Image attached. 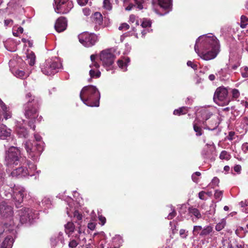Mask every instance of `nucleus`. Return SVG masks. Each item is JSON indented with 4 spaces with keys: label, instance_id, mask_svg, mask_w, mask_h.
<instances>
[{
    "label": "nucleus",
    "instance_id": "f257e3e1",
    "mask_svg": "<svg viewBox=\"0 0 248 248\" xmlns=\"http://www.w3.org/2000/svg\"><path fill=\"white\" fill-rule=\"evenodd\" d=\"M194 49L198 55L202 60H213L219 53V41L212 34L202 35L197 39Z\"/></svg>",
    "mask_w": 248,
    "mask_h": 248
},
{
    "label": "nucleus",
    "instance_id": "f03ea898",
    "mask_svg": "<svg viewBox=\"0 0 248 248\" xmlns=\"http://www.w3.org/2000/svg\"><path fill=\"white\" fill-rule=\"evenodd\" d=\"M25 99L27 102L23 106L24 115L30 120L29 125L34 130L35 126L34 124L36 122H40L42 120V117L39 116L40 100L38 97L33 95L31 93L26 94Z\"/></svg>",
    "mask_w": 248,
    "mask_h": 248
},
{
    "label": "nucleus",
    "instance_id": "7ed1b4c3",
    "mask_svg": "<svg viewBox=\"0 0 248 248\" xmlns=\"http://www.w3.org/2000/svg\"><path fill=\"white\" fill-rule=\"evenodd\" d=\"M80 98L84 104L88 106L98 107L100 94L95 86L89 85L82 88L80 93Z\"/></svg>",
    "mask_w": 248,
    "mask_h": 248
},
{
    "label": "nucleus",
    "instance_id": "20e7f679",
    "mask_svg": "<svg viewBox=\"0 0 248 248\" xmlns=\"http://www.w3.org/2000/svg\"><path fill=\"white\" fill-rule=\"evenodd\" d=\"M18 215L19 216V220L16 218H14L15 222L16 223V225L12 227V229H16L21 224H31L34 219L37 218L38 216V213L37 211L32 208L24 207L18 211Z\"/></svg>",
    "mask_w": 248,
    "mask_h": 248
},
{
    "label": "nucleus",
    "instance_id": "39448f33",
    "mask_svg": "<svg viewBox=\"0 0 248 248\" xmlns=\"http://www.w3.org/2000/svg\"><path fill=\"white\" fill-rule=\"evenodd\" d=\"M22 165L16 169L13 170L11 175L13 177H26L27 176H32L35 175L34 171L36 170L35 164L27 159L20 163Z\"/></svg>",
    "mask_w": 248,
    "mask_h": 248
},
{
    "label": "nucleus",
    "instance_id": "423d86ee",
    "mask_svg": "<svg viewBox=\"0 0 248 248\" xmlns=\"http://www.w3.org/2000/svg\"><path fill=\"white\" fill-rule=\"evenodd\" d=\"M202 124L204 129L213 131L218 127L220 122L218 116L213 115L212 113L205 109L202 110Z\"/></svg>",
    "mask_w": 248,
    "mask_h": 248
},
{
    "label": "nucleus",
    "instance_id": "0eeeda50",
    "mask_svg": "<svg viewBox=\"0 0 248 248\" xmlns=\"http://www.w3.org/2000/svg\"><path fill=\"white\" fill-rule=\"evenodd\" d=\"M62 68V64L57 58L47 60L41 65L42 73L48 76L58 73Z\"/></svg>",
    "mask_w": 248,
    "mask_h": 248
},
{
    "label": "nucleus",
    "instance_id": "6e6552de",
    "mask_svg": "<svg viewBox=\"0 0 248 248\" xmlns=\"http://www.w3.org/2000/svg\"><path fill=\"white\" fill-rule=\"evenodd\" d=\"M26 158H22L21 156L20 150L13 146H11L6 153L5 162L8 167L16 166L19 163L23 162Z\"/></svg>",
    "mask_w": 248,
    "mask_h": 248
},
{
    "label": "nucleus",
    "instance_id": "1a4fd4ad",
    "mask_svg": "<svg viewBox=\"0 0 248 248\" xmlns=\"http://www.w3.org/2000/svg\"><path fill=\"white\" fill-rule=\"evenodd\" d=\"M43 143H33L29 140L25 143V148L29 157L33 161H37L38 157L41 154L44 149Z\"/></svg>",
    "mask_w": 248,
    "mask_h": 248
},
{
    "label": "nucleus",
    "instance_id": "9d476101",
    "mask_svg": "<svg viewBox=\"0 0 248 248\" xmlns=\"http://www.w3.org/2000/svg\"><path fill=\"white\" fill-rule=\"evenodd\" d=\"M214 100L220 105H227L230 101L228 97V91L224 87L217 88L214 93Z\"/></svg>",
    "mask_w": 248,
    "mask_h": 248
},
{
    "label": "nucleus",
    "instance_id": "9b49d317",
    "mask_svg": "<svg viewBox=\"0 0 248 248\" xmlns=\"http://www.w3.org/2000/svg\"><path fill=\"white\" fill-rule=\"evenodd\" d=\"M53 6L56 13L66 14L73 7V4L71 0H54Z\"/></svg>",
    "mask_w": 248,
    "mask_h": 248
},
{
    "label": "nucleus",
    "instance_id": "f8f14e48",
    "mask_svg": "<svg viewBox=\"0 0 248 248\" xmlns=\"http://www.w3.org/2000/svg\"><path fill=\"white\" fill-rule=\"evenodd\" d=\"M100 59L104 67L107 70H109L115 59L113 50L108 49L102 51L100 55Z\"/></svg>",
    "mask_w": 248,
    "mask_h": 248
},
{
    "label": "nucleus",
    "instance_id": "ddd939ff",
    "mask_svg": "<svg viewBox=\"0 0 248 248\" xmlns=\"http://www.w3.org/2000/svg\"><path fill=\"white\" fill-rule=\"evenodd\" d=\"M27 191L25 188L21 186H15L13 190V195L9 194L12 196L16 206L18 208L23 201V199L27 195Z\"/></svg>",
    "mask_w": 248,
    "mask_h": 248
},
{
    "label": "nucleus",
    "instance_id": "4468645a",
    "mask_svg": "<svg viewBox=\"0 0 248 248\" xmlns=\"http://www.w3.org/2000/svg\"><path fill=\"white\" fill-rule=\"evenodd\" d=\"M78 38L80 43L86 47L93 46L98 41V37L96 34L87 31L79 34Z\"/></svg>",
    "mask_w": 248,
    "mask_h": 248
},
{
    "label": "nucleus",
    "instance_id": "2eb2a0df",
    "mask_svg": "<svg viewBox=\"0 0 248 248\" xmlns=\"http://www.w3.org/2000/svg\"><path fill=\"white\" fill-rule=\"evenodd\" d=\"M78 234L73 235L70 238L68 244L69 248H76L78 245L81 246L82 244L85 243L86 239L85 237V233L83 232L78 230Z\"/></svg>",
    "mask_w": 248,
    "mask_h": 248
},
{
    "label": "nucleus",
    "instance_id": "dca6fc26",
    "mask_svg": "<svg viewBox=\"0 0 248 248\" xmlns=\"http://www.w3.org/2000/svg\"><path fill=\"white\" fill-rule=\"evenodd\" d=\"M50 244L53 248H62L64 244L63 233L55 234L50 238Z\"/></svg>",
    "mask_w": 248,
    "mask_h": 248
},
{
    "label": "nucleus",
    "instance_id": "f3484780",
    "mask_svg": "<svg viewBox=\"0 0 248 248\" xmlns=\"http://www.w3.org/2000/svg\"><path fill=\"white\" fill-rule=\"evenodd\" d=\"M172 0H152V5L155 11L157 13L155 9V5L158 4L161 8L168 10L165 14L169 13L171 10Z\"/></svg>",
    "mask_w": 248,
    "mask_h": 248
},
{
    "label": "nucleus",
    "instance_id": "a211bd4d",
    "mask_svg": "<svg viewBox=\"0 0 248 248\" xmlns=\"http://www.w3.org/2000/svg\"><path fill=\"white\" fill-rule=\"evenodd\" d=\"M64 201H65L68 204L70 210L68 209V207H67L66 213L69 217H72V213H73L74 217L77 218L78 220H80L82 219V215L80 214L78 211L75 210V209H73L72 207V203L73 202V200L69 197H67L65 198H63Z\"/></svg>",
    "mask_w": 248,
    "mask_h": 248
},
{
    "label": "nucleus",
    "instance_id": "6ab92c4d",
    "mask_svg": "<svg viewBox=\"0 0 248 248\" xmlns=\"http://www.w3.org/2000/svg\"><path fill=\"white\" fill-rule=\"evenodd\" d=\"M67 23L65 18L62 17L59 18L55 24V29L59 32L64 31L66 28Z\"/></svg>",
    "mask_w": 248,
    "mask_h": 248
},
{
    "label": "nucleus",
    "instance_id": "aec40b11",
    "mask_svg": "<svg viewBox=\"0 0 248 248\" xmlns=\"http://www.w3.org/2000/svg\"><path fill=\"white\" fill-rule=\"evenodd\" d=\"M93 21L95 24V30H98L103 23V16L99 12H95L93 16Z\"/></svg>",
    "mask_w": 248,
    "mask_h": 248
},
{
    "label": "nucleus",
    "instance_id": "412c9836",
    "mask_svg": "<svg viewBox=\"0 0 248 248\" xmlns=\"http://www.w3.org/2000/svg\"><path fill=\"white\" fill-rule=\"evenodd\" d=\"M229 69L228 67L221 68L216 73V76L220 80H223L228 79L230 77Z\"/></svg>",
    "mask_w": 248,
    "mask_h": 248
},
{
    "label": "nucleus",
    "instance_id": "4be33fe9",
    "mask_svg": "<svg viewBox=\"0 0 248 248\" xmlns=\"http://www.w3.org/2000/svg\"><path fill=\"white\" fill-rule=\"evenodd\" d=\"M202 128H203L202 121L196 119L193 122V129L196 132V136H200L202 135L203 133Z\"/></svg>",
    "mask_w": 248,
    "mask_h": 248
},
{
    "label": "nucleus",
    "instance_id": "5701e85b",
    "mask_svg": "<svg viewBox=\"0 0 248 248\" xmlns=\"http://www.w3.org/2000/svg\"><path fill=\"white\" fill-rule=\"evenodd\" d=\"M135 4L130 3L128 6L125 8L126 11H130L134 7H137L139 10H142L144 7V0H134Z\"/></svg>",
    "mask_w": 248,
    "mask_h": 248
},
{
    "label": "nucleus",
    "instance_id": "b1692460",
    "mask_svg": "<svg viewBox=\"0 0 248 248\" xmlns=\"http://www.w3.org/2000/svg\"><path fill=\"white\" fill-rule=\"evenodd\" d=\"M14 242L13 236L8 235L1 243L0 248H12Z\"/></svg>",
    "mask_w": 248,
    "mask_h": 248
},
{
    "label": "nucleus",
    "instance_id": "393cba45",
    "mask_svg": "<svg viewBox=\"0 0 248 248\" xmlns=\"http://www.w3.org/2000/svg\"><path fill=\"white\" fill-rule=\"evenodd\" d=\"M130 58L128 57L124 58V60H119L117 61V64L119 68L124 71L127 70L128 63L130 62Z\"/></svg>",
    "mask_w": 248,
    "mask_h": 248
},
{
    "label": "nucleus",
    "instance_id": "a878e982",
    "mask_svg": "<svg viewBox=\"0 0 248 248\" xmlns=\"http://www.w3.org/2000/svg\"><path fill=\"white\" fill-rule=\"evenodd\" d=\"M65 232L67 234H69L71 232L73 233V235H75V234H78V229L75 230V226L72 222H68L66 224H65ZM79 230H80V229H79Z\"/></svg>",
    "mask_w": 248,
    "mask_h": 248
},
{
    "label": "nucleus",
    "instance_id": "bb28decb",
    "mask_svg": "<svg viewBox=\"0 0 248 248\" xmlns=\"http://www.w3.org/2000/svg\"><path fill=\"white\" fill-rule=\"evenodd\" d=\"M213 232V228L211 225H207L202 228V231L200 233V236L205 237L211 235Z\"/></svg>",
    "mask_w": 248,
    "mask_h": 248
},
{
    "label": "nucleus",
    "instance_id": "cd10ccee",
    "mask_svg": "<svg viewBox=\"0 0 248 248\" xmlns=\"http://www.w3.org/2000/svg\"><path fill=\"white\" fill-rule=\"evenodd\" d=\"M123 242V239L120 235H115L112 240L114 248H119Z\"/></svg>",
    "mask_w": 248,
    "mask_h": 248
},
{
    "label": "nucleus",
    "instance_id": "c85d7f7f",
    "mask_svg": "<svg viewBox=\"0 0 248 248\" xmlns=\"http://www.w3.org/2000/svg\"><path fill=\"white\" fill-rule=\"evenodd\" d=\"M91 68V69L89 72L91 78H99L101 75V72L98 70V69H96L94 67H92V68Z\"/></svg>",
    "mask_w": 248,
    "mask_h": 248
},
{
    "label": "nucleus",
    "instance_id": "c756f323",
    "mask_svg": "<svg viewBox=\"0 0 248 248\" xmlns=\"http://www.w3.org/2000/svg\"><path fill=\"white\" fill-rule=\"evenodd\" d=\"M12 72L15 76L18 78H23L27 76L23 70L15 69L12 70Z\"/></svg>",
    "mask_w": 248,
    "mask_h": 248
},
{
    "label": "nucleus",
    "instance_id": "7c9ffc66",
    "mask_svg": "<svg viewBox=\"0 0 248 248\" xmlns=\"http://www.w3.org/2000/svg\"><path fill=\"white\" fill-rule=\"evenodd\" d=\"M189 213L191 216H194L197 219H199L202 217L201 214L200 213L199 210L197 208H189Z\"/></svg>",
    "mask_w": 248,
    "mask_h": 248
},
{
    "label": "nucleus",
    "instance_id": "2f4dec72",
    "mask_svg": "<svg viewBox=\"0 0 248 248\" xmlns=\"http://www.w3.org/2000/svg\"><path fill=\"white\" fill-rule=\"evenodd\" d=\"M188 108L186 107H182L178 109H175L173 111L174 115H180L186 113L188 111Z\"/></svg>",
    "mask_w": 248,
    "mask_h": 248
},
{
    "label": "nucleus",
    "instance_id": "473e14b6",
    "mask_svg": "<svg viewBox=\"0 0 248 248\" xmlns=\"http://www.w3.org/2000/svg\"><path fill=\"white\" fill-rule=\"evenodd\" d=\"M16 132L17 134L20 137L26 138L28 134V132L27 129L24 127L17 128L16 129Z\"/></svg>",
    "mask_w": 248,
    "mask_h": 248
},
{
    "label": "nucleus",
    "instance_id": "72a5a7b5",
    "mask_svg": "<svg viewBox=\"0 0 248 248\" xmlns=\"http://www.w3.org/2000/svg\"><path fill=\"white\" fill-rule=\"evenodd\" d=\"M226 225V221L225 219H222L217 224L215 227V229L217 231H220L224 228Z\"/></svg>",
    "mask_w": 248,
    "mask_h": 248
},
{
    "label": "nucleus",
    "instance_id": "f704fd0d",
    "mask_svg": "<svg viewBox=\"0 0 248 248\" xmlns=\"http://www.w3.org/2000/svg\"><path fill=\"white\" fill-rule=\"evenodd\" d=\"M27 60L28 63L31 66H32L35 64V55L34 53L31 52L27 55Z\"/></svg>",
    "mask_w": 248,
    "mask_h": 248
},
{
    "label": "nucleus",
    "instance_id": "c9c22d12",
    "mask_svg": "<svg viewBox=\"0 0 248 248\" xmlns=\"http://www.w3.org/2000/svg\"><path fill=\"white\" fill-rule=\"evenodd\" d=\"M42 205L45 208H49L51 206V201L50 198L45 197L42 200Z\"/></svg>",
    "mask_w": 248,
    "mask_h": 248
},
{
    "label": "nucleus",
    "instance_id": "e433bc0d",
    "mask_svg": "<svg viewBox=\"0 0 248 248\" xmlns=\"http://www.w3.org/2000/svg\"><path fill=\"white\" fill-rule=\"evenodd\" d=\"M248 25V17L245 16H242L240 18V26L241 28L244 29Z\"/></svg>",
    "mask_w": 248,
    "mask_h": 248
},
{
    "label": "nucleus",
    "instance_id": "4c0bfd02",
    "mask_svg": "<svg viewBox=\"0 0 248 248\" xmlns=\"http://www.w3.org/2000/svg\"><path fill=\"white\" fill-rule=\"evenodd\" d=\"M96 58V56L95 55H92L90 57L91 60L92 61V63L90 65V68H92V67H94L96 69H98L100 65L99 64L95 61V59Z\"/></svg>",
    "mask_w": 248,
    "mask_h": 248
},
{
    "label": "nucleus",
    "instance_id": "58836bf2",
    "mask_svg": "<svg viewBox=\"0 0 248 248\" xmlns=\"http://www.w3.org/2000/svg\"><path fill=\"white\" fill-rule=\"evenodd\" d=\"M202 227L200 225L194 226L192 233L194 236H197L198 234L200 236V233L202 231Z\"/></svg>",
    "mask_w": 248,
    "mask_h": 248
},
{
    "label": "nucleus",
    "instance_id": "ea45409f",
    "mask_svg": "<svg viewBox=\"0 0 248 248\" xmlns=\"http://www.w3.org/2000/svg\"><path fill=\"white\" fill-rule=\"evenodd\" d=\"M241 76L244 78H248V67L244 66L240 68V69Z\"/></svg>",
    "mask_w": 248,
    "mask_h": 248
},
{
    "label": "nucleus",
    "instance_id": "a19ab883",
    "mask_svg": "<svg viewBox=\"0 0 248 248\" xmlns=\"http://www.w3.org/2000/svg\"><path fill=\"white\" fill-rule=\"evenodd\" d=\"M219 183V180L216 177H215L212 179L211 182L209 184V186L214 188L215 186H218Z\"/></svg>",
    "mask_w": 248,
    "mask_h": 248
},
{
    "label": "nucleus",
    "instance_id": "79ce46f5",
    "mask_svg": "<svg viewBox=\"0 0 248 248\" xmlns=\"http://www.w3.org/2000/svg\"><path fill=\"white\" fill-rule=\"evenodd\" d=\"M219 158L221 159L229 160L230 158V155L226 151H222L219 155Z\"/></svg>",
    "mask_w": 248,
    "mask_h": 248
},
{
    "label": "nucleus",
    "instance_id": "37998d69",
    "mask_svg": "<svg viewBox=\"0 0 248 248\" xmlns=\"http://www.w3.org/2000/svg\"><path fill=\"white\" fill-rule=\"evenodd\" d=\"M241 124L243 129L246 130L248 126V117H244L241 119Z\"/></svg>",
    "mask_w": 248,
    "mask_h": 248
},
{
    "label": "nucleus",
    "instance_id": "c03bdc74",
    "mask_svg": "<svg viewBox=\"0 0 248 248\" xmlns=\"http://www.w3.org/2000/svg\"><path fill=\"white\" fill-rule=\"evenodd\" d=\"M179 235L181 238L186 239L188 235V231L185 229H180L179 231Z\"/></svg>",
    "mask_w": 248,
    "mask_h": 248
},
{
    "label": "nucleus",
    "instance_id": "a18cd8bd",
    "mask_svg": "<svg viewBox=\"0 0 248 248\" xmlns=\"http://www.w3.org/2000/svg\"><path fill=\"white\" fill-rule=\"evenodd\" d=\"M169 207L170 208L171 212L169 213L167 218L168 219H171L176 216V213L175 211L174 208L172 207L171 205H170Z\"/></svg>",
    "mask_w": 248,
    "mask_h": 248
},
{
    "label": "nucleus",
    "instance_id": "49530a36",
    "mask_svg": "<svg viewBox=\"0 0 248 248\" xmlns=\"http://www.w3.org/2000/svg\"><path fill=\"white\" fill-rule=\"evenodd\" d=\"M223 191L216 190L214 194L215 198L217 201H220L222 198Z\"/></svg>",
    "mask_w": 248,
    "mask_h": 248
},
{
    "label": "nucleus",
    "instance_id": "de8ad7c7",
    "mask_svg": "<svg viewBox=\"0 0 248 248\" xmlns=\"http://www.w3.org/2000/svg\"><path fill=\"white\" fill-rule=\"evenodd\" d=\"M104 7L108 10H110L112 8V5L110 3V0H104Z\"/></svg>",
    "mask_w": 248,
    "mask_h": 248
},
{
    "label": "nucleus",
    "instance_id": "09e8293b",
    "mask_svg": "<svg viewBox=\"0 0 248 248\" xmlns=\"http://www.w3.org/2000/svg\"><path fill=\"white\" fill-rule=\"evenodd\" d=\"M201 173L198 171L194 173L191 176L192 179L193 181V182L196 183H198L199 180V177L201 175Z\"/></svg>",
    "mask_w": 248,
    "mask_h": 248
},
{
    "label": "nucleus",
    "instance_id": "8fccbe9b",
    "mask_svg": "<svg viewBox=\"0 0 248 248\" xmlns=\"http://www.w3.org/2000/svg\"><path fill=\"white\" fill-rule=\"evenodd\" d=\"M141 25L144 28L150 27L151 26V22L149 19H143Z\"/></svg>",
    "mask_w": 248,
    "mask_h": 248
},
{
    "label": "nucleus",
    "instance_id": "3c124183",
    "mask_svg": "<svg viewBox=\"0 0 248 248\" xmlns=\"http://www.w3.org/2000/svg\"><path fill=\"white\" fill-rule=\"evenodd\" d=\"M232 96L233 98H237L240 95V93L238 90L233 89L232 90Z\"/></svg>",
    "mask_w": 248,
    "mask_h": 248
},
{
    "label": "nucleus",
    "instance_id": "603ef678",
    "mask_svg": "<svg viewBox=\"0 0 248 248\" xmlns=\"http://www.w3.org/2000/svg\"><path fill=\"white\" fill-rule=\"evenodd\" d=\"M235 134L234 132L230 131L229 132V134L226 137V139L230 141H232L235 139Z\"/></svg>",
    "mask_w": 248,
    "mask_h": 248
},
{
    "label": "nucleus",
    "instance_id": "864d4df0",
    "mask_svg": "<svg viewBox=\"0 0 248 248\" xmlns=\"http://www.w3.org/2000/svg\"><path fill=\"white\" fill-rule=\"evenodd\" d=\"M242 150L245 154L248 153V142L244 143L241 146Z\"/></svg>",
    "mask_w": 248,
    "mask_h": 248
},
{
    "label": "nucleus",
    "instance_id": "5fc2aeb1",
    "mask_svg": "<svg viewBox=\"0 0 248 248\" xmlns=\"http://www.w3.org/2000/svg\"><path fill=\"white\" fill-rule=\"evenodd\" d=\"M98 248H109L108 244H107L105 240H101L99 243Z\"/></svg>",
    "mask_w": 248,
    "mask_h": 248
},
{
    "label": "nucleus",
    "instance_id": "6e6d98bb",
    "mask_svg": "<svg viewBox=\"0 0 248 248\" xmlns=\"http://www.w3.org/2000/svg\"><path fill=\"white\" fill-rule=\"evenodd\" d=\"M187 65L188 66L191 67L194 70H196L197 69L198 65L190 61H188L187 62Z\"/></svg>",
    "mask_w": 248,
    "mask_h": 248
},
{
    "label": "nucleus",
    "instance_id": "4d7b16f0",
    "mask_svg": "<svg viewBox=\"0 0 248 248\" xmlns=\"http://www.w3.org/2000/svg\"><path fill=\"white\" fill-rule=\"evenodd\" d=\"M129 21L134 23L135 21H136V25H139V21L136 20V17L134 15H131L129 17Z\"/></svg>",
    "mask_w": 248,
    "mask_h": 248
},
{
    "label": "nucleus",
    "instance_id": "13d9d810",
    "mask_svg": "<svg viewBox=\"0 0 248 248\" xmlns=\"http://www.w3.org/2000/svg\"><path fill=\"white\" fill-rule=\"evenodd\" d=\"M129 25L127 23H123L119 27V29L120 30H122L124 29V30H127L129 29Z\"/></svg>",
    "mask_w": 248,
    "mask_h": 248
},
{
    "label": "nucleus",
    "instance_id": "bf43d9fd",
    "mask_svg": "<svg viewBox=\"0 0 248 248\" xmlns=\"http://www.w3.org/2000/svg\"><path fill=\"white\" fill-rule=\"evenodd\" d=\"M205 192L203 191H202L199 193V198L202 200H205L206 198L205 197Z\"/></svg>",
    "mask_w": 248,
    "mask_h": 248
},
{
    "label": "nucleus",
    "instance_id": "052dcab7",
    "mask_svg": "<svg viewBox=\"0 0 248 248\" xmlns=\"http://www.w3.org/2000/svg\"><path fill=\"white\" fill-rule=\"evenodd\" d=\"M34 138L35 139L36 141H32L33 143H34V142H36V143L42 142V141H41L42 138H41V137L39 135H38V134H35L34 135Z\"/></svg>",
    "mask_w": 248,
    "mask_h": 248
},
{
    "label": "nucleus",
    "instance_id": "680f3d73",
    "mask_svg": "<svg viewBox=\"0 0 248 248\" xmlns=\"http://www.w3.org/2000/svg\"><path fill=\"white\" fill-rule=\"evenodd\" d=\"M234 170L237 173H240L241 171V166L240 165H236L234 167Z\"/></svg>",
    "mask_w": 248,
    "mask_h": 248
},
{
    "label": "nucleus",
    "instance_id": "e2e57ef3",
    "mask_svg": "<svg viewBox=\"0 0 248 248\" xmlns=\"http://www.w3.org/2000/svg\"><path fill=\"white\" fill-rule=\"evenodd\" d=\"M239 205L242 207H245L246 206H248V201L247 200H245L244 201H242L241 202H239Z\"/></svg>",
    "mask_w": 248,
    "mask_h": 248
},
{
    "label": "nucleus",
    "instance_id": "0e129e2a",
    "mask_svg": "<svg viewBox=\"0 0 248 248\" xmlns=\"http://www.w3.org/2000/svg\"><path fill=\"white\" fill-rule=\"evenodd\" d=\"M99 219L100 221L101 222L102 225H104L105 224V223H106V219L104 217H103L102 216H99Z\"/></svg>",
    "mask_w": 248,
    "mask_h": 248
},
{
    "label": "nucleus",
    "instance_id": "69168bd1",
    "mask_svg": "<svg viewBox=\"0 0 248 248\" xmlns=\"http://www.w3.org/2000/svg\"><path fill=\"white\" fill-rule=\"evenodd\" d=\"M78 3L81 5L83 6L88 3L89 0H77Z\"/></svg>",
    "mask_w": 248,
    "mask_h": 248
},
{
    "label": "nucleus",
    "instance_id": "338daca9",
    "mask_svg": "<svg viewBox=\"0 0 248 248\" xmlns=\"http://www.w3.org/2000/svg\"><path fill=\"white\" fill-rule=\"evenodd\" d=\"M13 22V21L10 19H6L4 20V24L6 26L12 24Z\"/></svg>",
    "mask_w": 248,
    "mask_h": 248
},
{
    "label": "nucleus",
    "instance_id": "774afa93",
    "mask_svg": "<svg viewBox=\"0 0 248 248\" xmlns=\"http://www.w3.org/2000/svg\"><path fill=\"white\" fill-rule=\"evenodd\" d=\"M241 104L242 106L244 107L245 108H248V101L242 100L241 101Z\"/></svg>",
    "mask_w": 248,
    "mask_h": 248
}]
</instances>
